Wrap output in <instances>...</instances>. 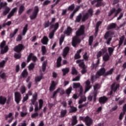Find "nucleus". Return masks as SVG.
Here are the masks:
<instances>
[{
  "instance_id": "nucleus-54",
  "label": "nucleus",
  "mask_w": 126,
  "mask_h": 126,
  "mask_svg": "<svg viewBox=\"0 0 126 126\" xmlns=\"http://www.w3.org/2000/svg\"><path fill=\"white\" fill-rule=\"evenodd\" d=\"M21 54L20 53H15L14 54V58L16 59H19L21 58Z\"/></svg>"
},
{
  "instance_id": "nucleus-64",
  "label": "nucleus",
  "mask_w": 126,
  "mask_h": 126,
  "mask_svg": "<svg viewBox=\"0 0 126 126\" xmlns=\"http://www.w3.org/2000/svg\"><path fill=\"white\" fill-rule=\"evenodd\" d=\"M29 98L28 94H26V96H25L23 97V102H25L26 101H27Z\"/></svg>"
},
{
  "instance_id": "nucleus-8",
  "label": "nucleus",
  "mask_w": 126,
  "mask_h": 126,
  "mask_svg": "<svg viewBox=\"0 0 126 126\" xmlns=\"http://www.w3.org/2000/svg\"><path fill=\"white\" fill-rule=\"evenodd\" d=\"M76 63L77 64H79V66L83 69L81 71L82 73L83 74L85 73L87 70L86 69V67L84 64V61L83 60H78L76 61Z\"/></svg>"
},
{
  "instance_id": "nucleus-38",
  "label": "nucleus",
  "mask_w": 126,
  "mask_h": 126,
  "mask_svg": "<svg viewBox=\"0 0 126 126\" xmlns=\"http://www.w3.org/2000/svg\"><path fill=\"white\" fill-rule=\"evenodd\" d=\"M82 15L80 13L78 16H77L75 20V23H79L81 19Z\"/></svg>"
},
{
  "instance_id": "nucleus-37",
  "label": "nucleus",
  "mask_w": 126,
  "mask_h": 126,
  "mask_svg": "<svg viewBox=\"0 0 126 126\" xmlns=\"http://www.w3.org/2000/svg\"><path fill=\"white\" fill-rule=\"evenodd\" d=\"M61 61H62V58L61 57H59V58L57 60V66L58 67H59L61 66Z\"/></svg>"
},
{
  "instance_id": "nucleus-41",
  "label": "nucleus",
  "mask_w": 126,
  "mask_h": 126,
  "mask_svg": "<svg viewBox=\"0 0 126 126\" xmlns=\"http://www.w3.org/2000/svg\"><path fill=\"white\" fill-rule=\"evenodd\" d=\"M125 39V36L123 35L122 36V37L120 38V41H119V46H121L122 44L123 43V41Z\"/></svg>"
},
{
  "instance_id": "nucleus-15",
  "label": "nucleus",
  "mask_w": 126,
  "mask_h": 126,
  "mask_svg": "<svg viewBox=\"0 0 126 126\" xmlns=\"http://www.w3.org/2000/svg\"><path fill=\"white\" fill-rule=\"evenodd\" d=\"M91 82L89 80H87L86 82V86H85V94L88 92L92 88V86L90 85Z\"/></svg>"
},
{
  "instance_id": "nucleus-35",
  "label": "nucleus",
  "mask_w": 126,
  "mask_h": 126,
  "mask_svg": "<svg viewBox=\"0 0 126 126\" xmlns=\"http://www.w3.org/2000/svg\"><path fill=\"white\" fill-rule=\"evenodd\" d=\"M69 71V68H65L62 69L63 72V75L65 76Z\"/></svg>"
},
{
  "instance_id": "nucleus-53",
  "label": "nucleus",
  "mask_w": 126,
  "mask_h": 126,
  "mask_svg": "<svg viewBox=\"0 0 126 126\" xmlns=\"http://www.w3.org/2000/svg\"><path fill=\"white\" fill-rule=\"evenodd\" d=\"M46 64H47L46 62H44L43 63V64H42V71H43V72H44V71H45V68H46Z\"/></svg>"
},
{
  "instance_id": "nucleus-18",
  "label": "nucleus",
  "mask_w": 126,
  "mask_h": 126,
  "mask_svg": "<svg viewBox=\"0 0 126 126\" xmlns=\"http://www.w3.org/2000/svg\"><path fill=\"white\" fill-rule=\"evenodd\" d=\"M32 60L33 62H35L37 60L36 57H35L32 53H31L28 57L27 62L29 63L30 60Z\"/></svg>"
},
{
  "instance_id": "nucleus-44",
  "label": "nucleus",
  "mask_w": 126,
  "mask_h": 126,
  "mask_svg": "<svg viewBox=\"0 0 126 126\" xmlns=\"http://www.w3.org/2000/svg\"><path fill=\"white\" fill-rule=\"evenodd\" d=\"M6 5H7L6 2L3 3V2H1V0H0V10H1L2 7H3L4 6H5Z\"/></svg>"
},
{
  "instance_id": "nucleus-43",
  "label": "nucleus",
  "mask_w": 126,
  "mask_h": 126,
  "mask_svg": "<svg viewBox=\"0 0 126 126\" xmlns=\"http://www.w3.org/2000/svg\"><path fill=\"white\" fill-rule=\"evenodd\" d=\"M94 92H96V93H97L96 90H98L100 88L99 84H95L94 86Z\"/></svg>"
},
{
  "instance_id": "nucleus-27",
  "label": "nucleus",
  "mask_w": 126,
  "mask_h": 126,
  "mask_svg": "<svg viewBox=\"0 0 126 126\" xmlns=\"http://www.w3.org/2000/svg\"><path fill=\"white\" fill-rule=\"evenodd\" d=\"M41 42L43 45H47L48 42V38L46 36H44L42 39L41 40Z\"/></svg>"
},
{
  "instance_id": "nucleus-13",
  "label": "nucleus",
  "mask_w": 126,
  "mask_h": 126,
  "mask_svg": "<svg viewBox=\"0 0 126 126\" xmlns=\"http://www.w3.org/2000/svg\"><path fill=\"white\" fill-rule=\"evenodd\" d=\"M119 87V84L117 83H114L113 85L111 86V90L112 91L110 92V95L112 94V92H115L118 88Z\"/></svg>"
},
{
  "instance_id": "nucleus-12",
  "label": "nucleus",
  "mask_w": 126,
  "mask_h": 126,
  "mask_svg": "<svg viewBox=\"0 0 126 126\" xmlns=\"http://www.w3.org/2000/svg\"><path fill=\"white\" fill-rule=\"evenodd\" d=\"M15 100L16 102L18 104L21 100V95L20 93L16 92L14 93Z\"/></svg>"
},
{
  "instance_id": "nucleus-5",
  "label": "nucleus",
  "mask_w": 126,
  "mask_h": 126,
  "mask_svg": "<svg viewBox=\"0 0 126 126\" xmlns=\"http://www.w3.org/2000/svg\"><path fill=\"white\" fill-rule=\"evenodd\" d=\"M58 28H59V23L58 22L56 23L55 25H52L51 26L50 29H53V30L49 33V37L50 39H51L54 38V33L58 30Z\"/></svg>"
},
{
  "instance_id": "nucleus-34",
  "label": "nucleus",
  "mask_w": 126,
  "mask_h": 126,
  "mask_svg": "<svg viewBox=\"0 0 126 126\" xmlns=\"http://www.w3.org/2000/svg\"><path fill=\"white\" fill-rule=\"evenodd\" d=\"M110 55L108 53H106L103 57V60L106 62L109 60Z\"/></svg>"
},
{
  "instance_id": "nucleus-29",
  "label": "nucleus",
  "mask_w": 126,
  "mask_h": 126,
  "mask_svg": "<svg viewBox=\"0 0 126 126\" xmlns=\"http://www.w3.org/2000/svg\"><path fill=\"white\" fill-rule=\"evenodd\" d=\"M10 10V9L9 7H5L4 8V10L3 11V16H5L9 12V11Z\"/></svg>"
},
{
  "instance_id": "nucleus-46",
  "label": "nucleus",
  "mask_w": 126,
  "mask_h": 126,
  "mask_svg": "<svg viewBox=\"0 0 126 126\" xmlns=\"http://www.w3.org/2000/svg\"><path fill=\"white\" fill-rule=\"evenodd\" d=\"M64 38V35H62L61 36V38H60V45H62L63 42Z\"/></svg>"
},
{
  "instance_id": "nucleus-61",
  "label": "nucleus",
  "mask_w": 126,
  "mask_h": 126,
  "mask_svg": "<svg viewBox=\"0 0 126 126\" xmlns=\"http://www.w3.org/2000/svg\"><path fill=\"white\" fill-rule=\"evenodd\" d=\"M57 90H59V93H60V94L62 95V94H64V91L63 89L58 88Z\"/></svg>"
},
{
  "instance_id": "nucleus-22",
  "label": "nucleus",
  "mask_w": 126,
  "mask_h": 126,
  "mask_svg": "<svg viewBox=\"0 0 126 126\" xmlns=\"http://www.w3.org/2000/svg\"><path fill=\"white\" fill-rule=\"evenodd\" d=\"M6 101V98L3 96H0V104L1 105L5 104V102Z\"/></svg>"
},
{
  "instance_id": "nucleus-48",
  "label": "nucleus",
  "mask_w": 126,
  "mask_h": 126,
  "mask_svg": "<svg viewBox=\"0 0 126 126\" xmlns=\"http://www.w3.org/2000/svg\"><path fill=\"white\" fill-rule=\"evenodd\" d=\"M42 78V75L36 76L35 79V81L36 82H40Z\"/></svg>"
},
{
  "instance_id": "nucleus-32",
  "label": "nucleus",
  "mask_w": 126,
  "mask_h": 126,
  "mask_svg": "<svg viewBox=\"0 0 126 126\" xmlns=\"http://www.w3.org/2000/svg\"><path fill=\"white\" fill-rule=\"evenodd\" d=\"M115 48V46L112 47H108V51L110 56H111L112 55L113 52L114 51Z\"/></svg>"
},
{
  "instance_id": "nucleus-4",
  "label": "nucleus",
  "mask_w": 126,
  "mask_h": 126,
  "mask_svg": "<svg viewBox=\"0 0 126 126\" xmlns=\"http://www.w3.org/2000/svg\"><path fill=\"white\" fill-rule=\"evenodd\" d=\"M106 52H107V49L104 48L102 49V50L101 51H99L97 53V54L96 55V57H97V59L98 60H97L96 64L94 65V68H96V67L99 64V59H98L99 58H100L102 56V55H104Z\"/></svg>"
},
{
  "instance_id": "nucleus-51",
  "label": "nucleus",
  "mask_w": 126,
  "mask_h": 126,
  "mask_svg": "<svg viewBox=\"0 0 126 126\" xmlns=\"http://www.w3.org/2000/svg\"><path fill=\"white\" fill-rule=\"evenodd\" d=\"M76 111H77V109L76 107L73 106H70V113L76 112Z\"/></svg>"
},
{
  "instance_id": "nucleus-10",
  "label": "nucleus",
  "mask_w": 126,
  "mask_h": 126,
  "mask_svg": "<svg viewBox=\"0 0 126 126\" xmlns=\"http://www.w3.org/2000/svg\"><path fill=\"white\" fill-rule=\"evenodd\" d=\"M39 12V8L37 6H35L34 8L33 12L32 15H30L31 20L35 19L36 18L37 14Z\"/></svg>"
},
{
  "instance_id": "nucleus-17",
  "label": "nucleus",
  "mask_w": 126,
  "mask_h": 126,
  "mask_svg": "<svg viewBox=\"0 0 126 126\" xmlns=\"http://www.w3.org/2000/svg\"><path fill=\"white\" fill-rule=\"evenodd\" d=\"M85 122L87 126H90L92 124V119L88 116H87L85 118Z\"/></svg>"
},
{
  "instance_id": "nucleus-20",
  "label": "nucleus",
  "mask_w": 126,
  "mask_h": 126,
  "mask_svg": "<svg viewBox=\"0 0 126 126\" xmlns=\"http://www.w3.org/2000/svg\"><path fill=\"white\" fill-rule=\"evenodd\" d=\"M17 11V8L15 7L10 12V13L7 16V19H10L11 17H12L14 15V13H15Z\"/></svg>"
},
{
  "instance_id": "nucleus-62",
  "label": "nucleus",
  "mask_w": 126,
  "mask_h": 126,
  "mask_svg": "<svg viewBox=\"0 0 126 126\" xmlns=\"http://www.w3.org/2000/svg\"><path fill=\"white\" fill-rule=\"evenodd\" d=\"M38 113H37V112H35V113H33V114L32 115L31 117H32V118H35L38 117Z\"/></svg>"
},
{
  "instance_id": "nucleus-58",
  "label": "nucleus",
  "mask_w": 126,
  "mask_h": 126,
  "mask_svg": "<svg viewBox=\"0 0 126 126\" xmlns=\"http://www.w3.org/2000/svg\"><path fill=\"white\" fill-rule=\"evenodd\" d=\"M80 76H77V77L73 78L72 81L73 82L78 81L80 80Z\"/></svg>"
},
{
  "instance_id": "nucleus-23",
  "label": "nucleus",
  "mask_w": 126,
  "mask_h": 126,
  "mask_svg": "<svg viewBox=\"0 0 126 126\" xmlns=\"http://www.w3.org/2000/svg\"><path fill=\"white\" fill-rule=\"evenodd\" d=\"M69 49L68 47H66L63 51V55L64 58H65L69 52Z\"/></svg>"
},
{
  "instance_id": "nucleus-31",
  "label": "nucleus",
  "mask_w": 126,
  "mask_h": 126,
  "mask_svg": "<svg viewBox=\"0 0 126 126\" xmlns=\"http://www.w3.org/2000/svg\"><path fill=\"white\" fill-rule=\"evenodd\" d=\"M71 32L72 29L70 27H68L67 30L64 32V33L68 36L71 33Z\"/></svg>"
},
{
  "instance_id": "nucleus-14",
  "label": "nucleus",
  "mask_w": 126,
  "mask_h": 126,
  "mask_svg": "<svg viewBox=\"0 0 126 126\" xmlns=\"http://www.w3.org/2000/svg\"><path fill=\"white\" fill-rule=\"evenodd\" d=\"M96 95L97 92L96 91L91 93V94L88 97V100L89 101H91L92 99H93L94 101H95Z\"/></svg>"
},
{
  "instance_id": "nucleus-59",
  "label": "nucleus",
  "mask_w": 126,
  "mask_h": 126,
  "mask_svg": "<svg viewBox=\"0 0 126 126\" xmlns=\"http://www.w3.org/2000/svg\"><path fill=\"white\" fill-rule=\"evenodd\" d=\"M22 94H23L26 92V88L25 86H22L20 89Z\"/></svg>"
},
{
  "instance_id": "nucleus-28",
  "label": "nucleus",
  "mask_w": 126,
  "mask_h": 126,
  "mask_svg": "<svg viewBox=\"0 0 126 126\" xmlns=\"http://www.w3.org/2000/svg\"><path fill=\"white\" fill-rule=\"evenodd\" d=\"M7 60H8V58L6 57L4 60H3L1 62H0V68H2L4 67L5 63L7 62Z\"/></svg>"
},
{
  "instance_id": "nucleus-36",
  "label": "nucleus",
  "mask_w": 126,
  "mask_h": 126,
  "mask_svg": "<svg viewBox=\"0 0 126 126\" xmlns=\"http://www.w3.org/2000/svg\"><path fill=\"white\" fill-rule=\"evenodd\" d=\"M24 8H25L24 6L23 5L20 6V7H19V11H18L19 15H21L23 13V12L24 11Z\"/></svg>"
},
{
  "instance_id": "nucleus-11",
  "label": "nucleus",
  "mask_w": 126,
  "mask_h": 126,
  "mask_svg": "<svg viewBox=\"0 0 126 126\" xmlns=\"http://www.w3.org/2000/svg\"><path fill=\"white\" fill-rule=\"evenodd\" d=\"M122 11L121 8H119L117 10H116L115 8H113L112 9L110 10V12H109V15L108 16L110 17L111 16L112 14H113L114 13L116 12V14L114 16V17H116L117 16L118 14L121 12Z\"/></svg>"
},
{
  "instance_id": "nucleus-60",
  "label": "nucleus",
  "mask_w": 126,
  "mask_h": 126,
  "mask_svg": "<svg viewBox=\"0 0 126 126\" xmlns=\"http://www.w3.org/2000/svg\"><path fill=\"white\" fill-rule=\"evenodd\" d=\"M75 5L74 4L71 5L70 6H69L68 8V10H71L72 11L73 10V9L74 8Z\"/></svg>"
},
{
  "instance_id": "nucleus-52",
  "label": "nucleus",
  "mask_w": 126,
  "mask_h": 126,
  "mask_svg": "<svg viewBox=\"0 0 126 126\" xmlns=\"http://www.w3.org/2000/svg\"><path fill=\"white\" fill-rule=\"evenodd\" d=\"M66 114V110H62V111L61 112V115L62 117H63Z\"/></svg>"
},
{
  "instance_id": "nucleus-50",
  "label": "nucleus",
  "mask_w": 126,
  "mask_h": 126,
  "mask_svg": "<svg viewBox=\"0 0 126 126\" xmlns=\"http://www.w3.org/2000/svg\"><path fill=\"white\" fill-rule=\"evenodd\" d=\"M114 71V68H111L110 70H109L108 72L105 73V75H111Z\"/></svg>"
},
{
  "instance_id": "nucleus-47",
  "label": "nucleus",
  "mask_w": 126,
  "mask_h": 126,
  "mask_svg": "<svg viewBox=\"0 0 126 126\" xmlns=\"http://www.w3.org/2000/svg\"><path fill=\"white\" fill-rule=\"evenodd\" d=\"M72 75H77V71L74 67H72Z\"/></svg>"
},
{
  "instance_id": "nucleus-26",
  "label": "nucleus",
  "mask_w": 126,
  "mask_h": 126,
  "mask_svg": "<svg viewBox=\"0 0 126 126\" xmlns=\"http://www.w3.org/2000/svg\"><path fill=\"white\" fill-rule=\"evenodd\" d=\"M87 100V98L85 95L82 96L81 98L78 101L79 104H82L84 102H85Z\"/></svg>"
},
{
  "instance_id": "nucleus-42",
  "label": "nucleus",
  "mask_w": 126,
  "mask_h": 126,
  "mask_svg": "<svg viewBox=\"0 0 126 126\" xmlns=\"http://www.w3.org/2000/svg\"><path fill=\"white\" fill-rule=\"evenodd\" d=\"M0 77L2 79H5L6 78V75L4 72H3L2 71H1L0 72Z\"/></svg>"
},
{
  "instance_id": "nucleus-49",
  "label": "nucleus",
  "mask_w": 126,
  "mask_h": 126,
  "mask_svg": "<svg viewBox=\"0 0 126 126\" xmlns=\"http://www.w3.org/2000/svg\"><path fill=\"white\" fill-rule=\"evenodd\" d=\"M23 111H24V108H23V111H21V112H20V115H21V117H25V116L27 115V112L26 111L24 112Z\"/></svg>"
},
{
  "instance_id": "nucleus-63",
  "label": "nucleus",
  "mask_w": 126,
  "mask_h": 126,
  "mask_svg": "<svg viewBox=\"0 0 126 126\" xmlns=\"http://www.w3.org/2000/svg\"><path fill=\"white\" fill-rule=\"evenodd\" d=\"M71 90H72V88L71 87H69L68 89H67L66 91V93L67 94H69L70 93H71Z\"/></svg>"
},
{
  "instance_id": "nucleus-45",
  "label": "nucleus",
  "mask_w": 126,
  "mask_h": 126,
  "mask_svg": "<svg viewBox=\"0 0 126 126\" xmlns=\"http://www.w3.org/2000/svg\"><path fill=\"white\" fill-rule=\"evenodd\" d=\"M80 86V84L79 83H74L73 85V88L74 89H76Z\"/></svg>"
},
{
  "instance_id": "nucleus-7",
  "label": "nucleus",
  "mask_w": 126,
  "mask_h": 126,
  "mask_svg": "<svg viewBox=\"0 0 126 126\" xmlns=\"http://www.w3.org/2000/svg\"><path fill=\"white\" fill-rule=\"evenodd\" d=\"M93 10L92 9H90L88 10V13H86L84 14L82 17V22H85L86 21L89 17H91L93 16Z\"/></svg>"
},
{
  "instance_id": "nucleus-2",
  "label": "nucleus",
  "mask_w": 126,
  "mask_h": 126,
  "mask_svg": "<svg viewBox=\"0 0 126 126\" xmlns=\"http://www.w3.org/2000/svg\"><path fill=\"white\" fill-rule=\"evenodd\" d=\"M84 26L82 25L80 29L76 32V35L73 37L72 45L75 47L77 44L80 43L81 40L79 39L78 36L83 35L84 33Z\"/></svg>"
},
{
  "instance_id": "nucleus-16",
  "label": "nucleus",
  "mask_w": 126,
  "mask_h": 126,
  "mask_svg": "<svg viewBox=\"0 0 126 126\" xmlns=\"http://www.w3.org/2000/svg\"><path fill=\"white\" fill-rule=\"evenodd\" d=\"M24 48V46L22 44H19L18 45L16 46L14 48V51L16 52H20L22 49Z\"/></svg>"
},
{
  "instance_id": "nucleus-30",
  "label": "nucleus",
  "mask_w": 126,
  "mask_h": 126,
  "mask_svg": "<svg viewBox=\"0 0 126 126\" xmlns=\"http://www.w3.org/2000/svg\"><path fill=\"white\" fill-rule=\"evenodd\" d=\"M18 31V29H16L14 31V32H11L9 35L10 38H12L16 34Z\"/></svg>"
},
{
  "instance_id": "nucleus-21",
  "label": "nucleus",
  "mask_w": 126,
  "mask_h": 126,
  "mask_svg": "<svg viewBox=\"0 0 126 126\" xmlns=\"http://www.w3.org/2000/svg\"><path fill=\"white\" fill-rule=\"evenodd\" d=\"M107 100V98L105 96H102L99 98V101L101 104H104Z\"/></svg>"
},
{
  "instance_id": "nucleus-39",
  "label": "nucleus",
  "mask_w": 126,
  "mask_h": 126,
  "mask_svg": "<svg viewBox=\"0 0 126 126\" xmlns=\"http://www.w3.org/2000/svg\"><path fill=\"white\" fill-rule=\"evenodd\" d=\"M28 25H26L25 27L23 29V32H22V34L23 35H25V34L27 32V31L28 30Z\"/></svg>"
},
{
  "instance_id": "nucleus-24",
  "label": "nucleus",
  "mask_w": 126,
  "mask_h": 126,
  "mask_svg": "<svg viewBox=\"0 0 126 126\" xmlns=\"http://www.w3.org/2000/svg\"><path fill=\"white\" fill-rule=\"evenodd\" d=\"M126 112V104L123 107V113H121L119 116L120 120H122L124 115Z\"/></svg>"
},
{
  "instance_id": "nucleus-9",
  "label": "nucleus",
  "mask_w": 126,
  "mask_h": 126,
  "mask_svg": "<svg viewBox=\"0 0 126 126\" xmlns=\"http://www.w3.org/2000/svg\"><path fill=\"white\" fill-rule=\"evenodd\" d=\"M114 33L111 32H106L105 35V38L107 40V43L108 45H110V42L112 40V35H113Z\"/></svg>"
},
{
  "instance_id": "nucleus-19",
  "label": "nucleus",
  "mask_w": 126,
  "mask_h": 126,
  "mask_svg": "<svg viewBox=\"0 0 126 126\" xmlns=\"http://www.w3.org/2000/svg\"><path fill=\"white\" fill-rule=\"evenodd\" d=\"M12 115H13V114L11 112L9 113L8 115H5V117L6 120H7L8 118H11V119H10L8 121V123H11L14 119V117L12 116Z\"/></svg>"
},
{
  "instance_id": "nucleus-55",
  "label": "nucleus",
  "mask_w": 126,
  "mask_h": 126,
  "mask_svg": "<svg viewBox=\"0 0 126 126\" xmlns=\"http://www.w3.org/2000/svg\"><path fill=\"white\" fill-rule=\"evenodd\" d=\"M22 75L23 77H26L28 75V72L26 69H25L22 72Z\"/></svg>"
},
{
  "instance_id": "nucleus-57",
  "label": "nucleus",
  "mask_w": 126,
  "mask_h": 126,
  "mask_svg": "<svg viewBox=\"0 0 126 126\" xmlns=\"http://www.w3.org/2000/svg\"><path fill=\"white\" fill-rule=\"evenodd\" d=\"M93 42V36H91L89 37V45L90 46H91L92 45Z\"/></svg>"
},
{
  "instance_id": "nucleus-1",
  "label": "nucleus",
  "mask_w": 126,
  "mask_h": 126,
  "mask_svg": "<svg viewBox=\"0 0 126 126\" xmlns=\"http://www.w3.org/2000/svg\"><path fill=\"white\" fill-rule=\"evenodd\" d=\"M37 93H35L32 95V98L31 99V103L30 104L31 105H34V111L37 112L38 110H40L43 104V101L42 99H40L39 100V106L38 105V103L36 101L37 100Z\"/></svg>"
},
{
  "instance_id": "nucleus-56",
  "label": "nucleus",
  "mask_w": 126,
  "mask_h": 126,
  "mask_svg": "<svg viewBox=\"0 0 126 126\" xmlns=\"http://www.w3.org/2000/svg\"><path fill=\"white\" fill-rule=\"evenodd\" d=\"M34 64L33 63H31L29 66V70H32L34 68Z\"/></svg>"
},
{
  "instance_id": "nucleus-6",
  "label": "nucleus",
  "mask_w": 126,
  "mask_h": 126,
  "mask_svg": "<svg viewBox=\"0 0 126 126\" xmlns=\"http://www.w3.org/2000/svg\"><path fill=\"white\" fill-rule=\"evenodd\" d=\"M0 54H4L8 51V46L5 45V41H3L0 44Z\"/></svg>"
},
{
  "instance_id": "nucleus-25",
  "label": "nucleus",
  "mask_w": 126,
  "mask_h": 126,
  "mask_svg": "<svg viewBox=\"0 0 126 126\" xmlns=\"http://www.w3.org/2000/svg\"><path fill=\"white\" fill-rule=\"evenodd\" d=\"M56 84H55L54 81H52L51 83V85L50 87V89H49L50 91H53L54 90H55L56 88Z\"/></svg>"
},
{
  "instance_id": "nucleus-40",
  "label": "nucleus",
  "mask_w": 126,
  "mask_h": 126,
  "mask_svg": "<svg viewBox=\"0 0 126 126\" xmlns=\"http://www.w3.org/2000/svg\"><path fill=\"white\" fill-rule=\"evenodd\" d=\"M115 28H116V24L115 23H112L108 26V30H111Z\"/></svg>"
},
{
  "instance_id": "nucleus-3",
  "label": "nucleus",
  "mask_w": 126,
  "mask_h": 126,
  "mask_svg": "<svg viewBox=\"0 0 126 126\" xmlns=\"http://www.w3.org/2000/svg\"><path fill=\"white\" fill-rule=\"evenodd\" d=\"M102 75H105V69L104 68H101L96 73L95 76L92 75L91 76V81L92 83L95 82V79L97 78L98 76Z\"/></svg>"
},
{
  "instance_id": "nucleus-33",
  "label": "nucleus",
  "mask_w": 126,
  "mask_h": 126,
  "mask_svg": "<svg viewBox=\"0 0 126 126\" xmlns=\"http://www.w3.org/2000/svg\"><path fill=\"white\" fill-rule=\"evenodd\" d=\"M72 118H73V120H72V126H74L77 123V120H76L77 119V117L76 116H74L72 117Z\"/></svg>"
}]
</instances>
